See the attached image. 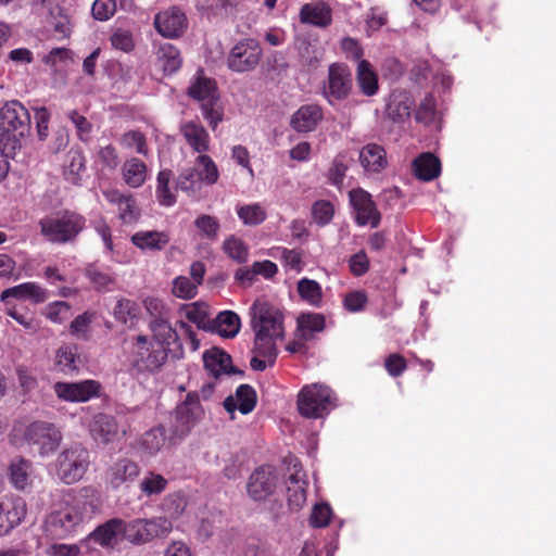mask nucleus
<instances>
[{
    "mask_svg": "<svg viewBox=\"0 0 556 556\" xmlns=\"http://www.w3.org/2000/svg\"><path fill=\"white\" fill-rule=\"evenodd\" d=\"M150 328L155 340H149L143 334L135 338L131 367L139 374H154L160 370L167 361L170 340L177 338V331L163 318L152 320Z\"/></svg>",
    "mask_w": 556,
    "mask_h": 556,
    "instance_id": "nucleus-1",
    "label": "nucleus"
},
{
    "mask_svg": "<svg viewBox=\"0 0 556 556\" xmlns=\"http://www.w3.org/2000/svg\"><path fill=\"white\" fill-rule=\"evenodd\" d=\"M86 217L73 210L63 208L45 215L38 220L42 238L52 244H67L77 240L86 228Z\"/></svg>",
    "mask_w": 556,
    "mask_h": 556,
    "instance_id": "nucleus-2",
    "label": "nucleus"
},
{
    "mask_svg": "<svg viewBox=\"0 0 556 556\" xmlns=\"http://www.w3.org/2000/svg\"><path fill=\"white\" fill-rule=\"evenodd\" d=\"M31 128L28 110L17 100H9L0 105V144L4 149L15 151L21 148Z\"/></svg>",
    "mask_w": 556,
    "mask_h": 556,
    "instance_id": "nucleus-3",
    "label": "nucleus"
},
{
    "mask_svg": "<svg viewBox=\"0 0 556 556\" xmlns=\"http://www.w3.org/2000/svg\"><path fill=\"white\" fill-rule=\"evenodd\" d=\"M187 94L201 102V111L208 126L215 130L224 117L216 81L204 76L197 77L188 87Z\"/></svg>",
    "mask_w": 556,
    "mask_h": 556,
    "instance_id": "nucleus-4",
    "label": "nucleus"
},
{
    "mask_svg": "<svg viewBox=\"0 0 556 556\" xmlns=\"http://www.w3.org/2000/svg\"><path fill=\"white\" fill-rule=\"evenodd\" d=\"M86 502L77 501L75 505L52 511L45 521V532L54 540L74 535L85 519Z\"/></svg>",
    "mask_w": 556,
    "mask_h": 556,
    "instance_id": "nucleus-5",
    "label": "nucleus"
},
{
    "mask_svg": "<svg viewBox=\"0 0 556 556\" xmlns=\"http://www.w3.org/2000/svg\"><path fill=\"white\" fill-rule=\"evenodd\" d=\"M90 466L89 451L81 444L64 448L55 460L58 478L65 484L80 481Z\"/></svg>",
    "mask_w": 556,
    "mask_h": 556,
    "instance_id": "nucleus-6",
    "label": "nucleus"
},
{
    "mask_svg": "<svg viewBox=\"0 0 556 556\" xmlns=\"http://www.w3.org/2000/svg\"><path fill=\"white\" fill-rule=\"evenodd\" d=\"M353 91V76L348 64L333 62L328 66L327 79L323 85V97L329 105L345 101Z\"/></svg>",
    "mask_w": 556,
    "mask_h": 556,
    "instance_id": "nucleus-7",
    "label": "nucleus"
},
{
    "mask_svg": "<svg viewBox=\"0 0 556 556\" xmlns=\"http://www.w3.org/2000/svg\"><path fill=\"white\" fill-rule=\"evenodd\" d=\"M172 529V522L164 517L151 519L138 518L131 521H125L124 540L134 545H142L156 538L167 535Z\"/></svg>",
    "mask_w": 556,
    "mask_h": 556,
    "instance_id": "nucleus-8",
    "label": "nucleus"
},
{
    "mask_svg": "<svg viewBox=\"0 0 556 556\" xmlns=\"http://www.w3.org/2000/svg\"><path fill=\"white\" fill-rule=\"evenodd\" d=\"M14 432H23V438L28 444L39 446L42 456L53 453L61 444L62 433L51 422L34 421L29 425H15Z\"/></svg>",
    "mask_w": 556,
    "mask_h": 556,
    "instance_id": "nucleus-9",
    "label": "nucleus"
},
{
    "mask_svg": "<svg viewBox=\"0 0 556 556\" xmlns=\"http://www.w3.org/2000/svg\"><path fill=\"white\" fill-rule=\"evenodd\" d=\"M332 404V391L319 383L304 386L298 394V409L306 418H320Z\"/></svg>",
    "mask_w": 556,
    "mask_h": 556,
    "instance_id": "nucleus-10",
    "label": "nucleus"
},
{
    "mask_svg": "<svg viewBox=\"0 0 556 556\" xmlns=\"http://www.w3.org/2000/svg\"><path fill=\"white\" fill-rule=\"evenodd\" d=\"M252 330H262L285 336V314L280 307L267 300L258 299L250 307Z\"/></svg>",
    "mask_w": 556,
    "mask_h": 556,
    "instance_id": "nucleus-11",
    "label": "nucleus"
},
{
    "mask_svg": "<svg viewBox=\"0 0 556 556\" xmlns=\"http://www.w3.org/2000/svg\"><path fill=\"white\" fill-rule=\"evenodd\" d=\"M262 55L263 50L256 39H240L227 55V67L235 73L251 72L257 67Z\"/></svg>",
    "mask_w": 556,
    "mask_h": 556,
    "instance_id": "nucleus-12",
    "label": "nucleus"
},
{
    "mask_svg": "<svg viewBox=\"0 0 556 556\" xmlns=\"http://www.w3.org/2000/svg\"><path fill=\"white\" fill-rule=\"evenodd\" d=\"M278 482V473L273 466H261L251 473L247 493L254 502H264L275 494Z\"/></svg>",
    "mask_w": 556,
    "mask_h": 556,
    "instance_id": "nucleus-13",
    "label": "nucleus"
},
{
    "mask_svg": "<svg viewBox=\"0 0 556 556\" xmlns=\"http://www.w3.org/2000/svg\"><path fill=\"white\" fill-rule=\"evenodd\" d=\"M349 199L358 226L369 225L371 228L379 226L381 214L369 192L362 188L352 189L349 192Z\"/></svg>",
    "mask_w": 556,
    "mask_h": 556,
    "instance_id": "nucleus-14",
    "label": "nucleus"
},
{
    "mask_svg": "<svg viewBox=\"0 0 556 556\" xmlns=\"http://www.w3.org/2000/svg\"><path fill=\"white\" fill-rule=\"evenodd\" d=\"M27 514L25 500L20 495H5L0 500V536L9 534Z\"/></svg>",
    "mask_w": 556,
    "mask_h": 556,
    "instance_id": "nucleus-15",
    "label": "nucleus"
},
{
    "mask_svg": "<svg viewBox=\"0 0 556 556\" xmlns=\"http://www.w3.org/2000/svg\"><path fill=\"white\" fill-rule=\"evenodd\" d=\"M153 25L164 38L176 39L184 35L188 27L186 14L177 7H170L155 14Z\"/></svg>",
    "mask_w": 556,
    "mask_h": 556,
    "instance_id": "nucleus-16",
    "label": "nucleus"
},
{
    "mask_svg": "<svg viewBox=\"0 0 556 556\" xmlns=\"http://www.w3.org/2000/svg\"><path fill=\"white\" fill-rule=\"evenodd\" d=\"M56 396L67 402H87L97 397L101 384L96 380H84L80 382H56L53 386Z\"/></svg>",
    "mask_w": 556,
    "mask_h": 556,
    "instance_id": "nucleus-17",
    "label": "nucleus"
},
{
    "mask_svg": "<svg viewBox=\"0 0 556 556\" xmlns=\"http://www.w3.org/2000/svg\"><path fill=\"white\" fill-rule=\"evenodd\" d=\"M203 408L197 392L187 394L186 400L176 407V432L186 434L202 418Z\"/></svg>",
    "mask_w": 556,
    "mask_h": 556,
    "instance_id": "nucleus-18",
    "label": "nucleus"
},
{
    "mask_svg": "<svg viewBox=\"0 0 556 556\" xmlns=\"http://www.w3.org/2000/svg\"><path fill=\"white\" fill-rule=\"evenodd\" d=\"M141 468L139 464L129 458L117 459L106 471V481L117 490L122 485H129L136 482L140 476Z\"/></svg>",
    "mask_w": 556,
    "mask_h": 556,
    "instance_id": "nucleus-19",
    "label": "nucleus"
},
{
    "mask_svg": "<svg viewBox=\"0 0 556 556\" xmlns=\"http://www.w3.org/2000/svg\"><path fill=\"white\" fill-rule=\"evenodd\" d=\"M125 520L111 518L98 526L89 535L88 540L104 548H113L119 541L124 540Z\"/></svg>",
    "mask_w": 556,
    "mask_h": 556,
    "instance_id": "nucleus-20",
    "label": "nucleus"
},
{
    "mask_svg": "<svg viewBox=\"0 0 556 556\" xmlns=\"http://www.w3.org/2000/svg\"><path fill=\"white\" fill-rule=\"evenodd\" d=\"M299 20L302 24L327 28L332 24V9L325 0L304 3L300 9Z\"/></svg>",
    "mask_w": 556,
    "mask_h": 556,
    "instance_id": "nucleus-21",
    "label": "nucleus"
},
{
    "mask_svg": "<svg viewBox=\"0 0 556 556\" xmlns=\"http://www.w3.org/2000/svg\"><path fill=\"white\" fill-rule=\"evenodd\" d=\"M324 118V110L318 104L301 105L291 116L290 126L298 132H309L317 128Z\"/></svg>",
    "mask_w": 556,
    "mask_h": 556,
    "instance_id": "nucleus-22",
    "label": "nucleus"
},
{
    "mask_svg": "<svg viewBox=\"0 0 556 556\" xmlns=\"http://www.w3.org/2000/svg\"><path fill=\"white\" fill-rule=\"evenodd\" d=\"M414 105L412 94L405 90H394L386 106L387 116L394 123L401 124L409 119Z\"/></svg>",
    "mask_w": 556,
    "mask_h": 556,
    "instance_id": "nucleus-23",
    "label": "nucleus"
},
{
    "mask_svg": "<svg viewBox=\"0 0 556 556\" xmlns=\"http://www.w3.org/2000/svg\"><path fill=\"white\" fill-rule=\"evenodd\" d=\"M10 298L16 300H29L36 304L43 303L48 299V292L37 282L28 281L8 288L0 294V300L8 303Z\"/></svg>",
    "mask_w": 556,
    "mask_h": 556,
    "instance_id": "nucleus-24",
    "label": "nucleus"
},
{
    "mask_svg": "<svg viewBox=\"0 0 556 556\" xmlns=\"http://www.w3.org/2000/svg\"><path fill=\"white\" fill-rule=\"evenodd\" d=\"M204 367L215 378H218L222 374H240L243 375L242 370L237 369L232 366L231 357L225 351L213 348L207 350L203 354Z\"/></svg>",
    "mask_w": 556,
    "mask_h": 556,
    "instance_id": "nucleus-25",
    "label": "nucleus"
},
{
    "mask_svg": "<svg viewBox=\"0 0 556 556\" xmlns=\"http://www.w3.org/2000/svg\"><path fill=\"white\" fill-rule=\"evenodd\" d=\"M256 402L255 390L250 384H240L236 390V400L232 395L227 396L224 401V407L230 414L239 409L241 414L245 415L255 408Z\"/></svg>",
    "mask_w": 556,
    "mask_h": 556,
    "instance_id": "nucleus-26",
    "label": "nucleus"
},
{
    "mask_svg": "<svg viewBox=\"0 0 556 556\" xmlns=\"http://www.w3.org/2000/svg\"><path fill=\"white\" fill-rule=\"evenodd\" d=\"M356 85L359 92L365 97H374L379 91V78L369 61L363 60L357 63L355 70Z\"/></svg>",
    "mask_w": 556,
    "mask_h": 556,
    "instance_id": "nucleus-27",
    "label": "nucleus"
},
{
    "mask_svg": "<svg viewBox=\"0 0 556 556\" xmlns=\"http://www.w3.org/2000/svg\"><path fill=\"white\" fill-rule=\"evenodd\" d=\"M254 331L253 353L268 361L273 366L278 356L277 341L282 340L285 336H276L262 330Z\"/></svg>",
    "mask_w": 556,
    "mask_h": 556,
    "instance_id": "nucleus-28",
    "label": "nucleus"
},
{
    "mask_svg": "<svg viewBox=\"0 0 556 556\" xmlns=\"http://www.w3.org/2000/svg\"><path fill=\"white\" fill-rule=\"evenodd\" d=\"M287 480V502L291 510H299L306 502V489L308 482L301 476V469H296Z\"/></svg>",
    "mask_w": 556,
    "mask_h": 556,
    "instance_id": "nucleus-29",
    "label": "nucleus"
},
{
    "mask_svg": "<svg viewBox=\"0 0 556 556\" xmlns=\"http://www.w3.org/2000/svg\"><path fill=\"white\" fill-rule=\"evenodd\" d=\"M92 438L102 444L114 440L118 433V425L113 416L106 414H97L90 426Z\"/></svg>",
    "mask_w": 556,
    "mask_h": 556,
    "instance_id": "nucleus-30",
    "label": "nucleus"
},
{
    "mask_svg": "<svg viewBox=\"0 0 556 556\" xmlns=\"http://www.w3.org/2000/svg\"><path fill=\"white\" fill-rule=\"evenodd\" d=\"M181 134L193 151L205 154L210 149V135L206 129L195 122H187L181 126Z\"/></svg>",
    "mask_w": 556,
    "mask_h": 556,
    "instance_id": "nucleus-31",
    "label": "nucleus"
},
{
    "mask_svg": "<svg viewBox=\"0 0 556 556\" xmlns=\"http://www.w3.org/2000/svg\"><path fill=\"white\" fill-rule=\"evenodd\" d=\"M80 365L78 348L76 344L66 343L61 345L55 352L54 368L64 375L77 372Z\"/></svg>",
    "mask_w": 556,
    "mask_h": 556,
    "instance_id": "nucleus-32",
    "label": "nucleus"
},
{
    "mask_svg": "<svg viewBox=\"0 0 556 556\" xmlns=\"http://www.w3.org/2000/svg\"><path fill=\"white\" fill-rule=\"evenodd\" d=\"M359 162L368 173H380L387 166L386 150L377 143H368L359 152Z\"/></svg>",
    "mask_w": 556,
    "mask_h": 556,
    "instance_id": "nucleus-33",
    "label": "nucleus"
},
{
    "mask_svg": "<svg viewBox=\"0 0 556 556\" xmlns=\"http://www.w3.org/2000/svg\"><path fill=\"white\" fill-rule=\"evenodd\" d=\"M415 176L424 181H431L441 174L439 157L430 152H424L413 162Z\"/></svg>",
    "mask_w": 556,
    "mask_h": 556,
    "instance_id": "nucleus-34",
    "label": "nucleus"
},
{
    "mask_svg": "<svg viewBox=\"0 0 556 556\" xmlns=\"http://www.w3.org/2000/svg\"><path fill=\"white\" fill-rule=\"evenodd\" d=\"M130 241L143 251H161L168 244L169 236L156 230L138 231L131 236Z\"/></svg>",
    "mask_w": 556,
    "mask_h": 556,
    "instance_id": "nucleus-35",
    "label": "nucleus"
},
{
    "mask_svg": "<svg viewBox=\"0 0 556 556\" xmlns=\"http://www.w3.org/2000/svg\"><path fill=\"white\" fill-rule=\"evenodd\" d=\"M122 176L126 185L131 188H139L147 180L148 167L138 157H130L122 166Z\"/></svg>",
    "mask_w": 556,
    "mask_h": 556,
    "instance_id": "nucleus-36",
    "label": "nucleus"
},
{
    "mask_svg": "<svg viewBox=\"0 0 556 556\" xmlns=\"http://www.w3.org/2000/svg\"><path fill=\"white\" fill-rule=\"evenodd\" d=\"M326 318L319 313H303L296 319V332L303 340H311L315 332L325 329Z\"/></svg>",
    "mask_w": 556,
    "mask_h": 556,
    "instance_id": "nucleus-37",
    "label": "nucleus"
},
{
    "mask_svg": "<svg viewBox=\"0 0 556 556\" xmlns=\"http://www.w3.org/2000/svg\"><path fill=\"white\" fill-rule=\"evenodd\" d=\"M31 462L24 457L14 458L9 466V479L12 485L24 491L29 485Z\"/></svg>",
    "mask_w": 556,
    "mask_h": 556,
    "instance_id": "nucleus-38",
    "label": "nucleus"
},
{
    "mask_svg": "<svg viewBox=\"0 0 556 556\" xmlns=\"http://www.w3.org/2000/svg\"><path fill=\"white\" fill-rule=\"evenodd\" d=\"M156 59L164 73L168 75L176 73L182 64L178 48L167 42L159 46Z\"/></svg>",
    "mask_w": 556,
    "mask_h": 556,
    "instance_id": "nucleus-39",
    "label": "nucleus"
},
{
    "mask_svg": "<svg viewBox=\"0 0 556 556\" xmlns=\"http://www.w3.org/2000/svg\"><path fill=\"white\" fill-rule=\"evenodd\" d=\"M240 318L231 311H225L212 320V329L224 338H233L240 330Z\"/></svg>",
    "mask_w": 556,
    "mask_h": 556,
    "instance_id": "nucleus-40",
    "label": "nucleus"
},
{
    "mask_svg": "<svg viewBox=\"0 0 556 556\" xmlns=\"http://www.w3.org/2000/svg\"><path fill=\"white\" fill-rule=\"evenodd\" d=\"M193 168H197V176L201 184L212 186L216 184L219 178L217 165L212 157L206 154H200L195 159Z\"/></svg>",
    "mask_w": 556,
    "mask_h": 556,
    "instance_id": "nucleus-41",
    "label": "nucleus"
},
{
    "mask_svg": "<svg viewBox=\"0 0 556 556\" xmlns=\"http://www.w3.org/2000/svg\"><path fill=\"white\" fill-rule=\"evenodd\" d=\"M86 168V159L79 149H71L66 154L64 174L66 179L77 184L80 180V173Z\"/></svg>",
    "mask_w": 556,
    "mask_h": 556,
    "instance_id": "nucleus-42",
    "label": "nucleus"
},
{
    "mask_svg": "<svg viewBox=\"0 0 556 556\" xmlns=\"http://www.w3.org/2000/svg\"><path fill=\"white\" fill-rule=\"evenodd\" d=\"M298 292L301 299L306 301L312 306H320L323 302V290L316 280L302 278L298 282Z\"/></svg>",
    "mask_w": 556,
    "mask_h": 556,
    "instance_id": "nucleus-43",
    "label": "nucleus"
},
{
    "mask_svg": "<svg viewBox=\"0 0 556 556\" xmlns=\"http://www.w3.org/2000/svg\"><path fill=\"white\" fill-rule=\"evenodd\" d=\"M168 481L161 473L148 471L139 483L141 493L146 496L162 494L167 488Z\"/></svg>",
    "mask_w": 556,
    "mask_h": 556,
    "instance_id": "nucleus-44",
    "label": "nucleus"
},
{
    "mask_svg": "<svg viewBox=\"0 0 556 556\" xmlns=\"http://www.w3.org/2000/svg\"><path fill=\"white\" fill-rule=\"evenodd\" d=\"M238 217L244 225L257 226L266 219V211L258 203L238 205L237 208Z\"/></svg>",
    "mask_w": 556,
    "mask_h": 556,
    "instance_id": "nucleus-45",
    "label": "nucleus"
},
{
    "mask_svg": "<svg viewBox=\"0 0 556 556\" xmlns=\"http://www.w3.org/2000/svg\"><path fill=\"white\" fill-rule=\"evenodd\" d=\"M85 273L86 277L97 291H108L115 282V279L110 271L103 270L93 264L88 265Z\"/></svg>",
    "mask_w": 556,
    "mask_h": 556,
    "instance_id": "nucleus-46",
    "label": "nucleus"
},
{
    "mask_svg": "<svg viewBox=\"0 0 556 556\" xmlns=\"http://www.w3.org/2000/svg\"><path fill=\"white\" fill-rule=\"evenodd\" d=\"M201 181L197 176V168H186L176 178V189L181 190L190 197H194L201 190Z\"/></svg>",
    "mask_w": 556,
    "mask_h": 556,
    "instance_id": "nucleus-47",
    "label": "nucleus"
},
{
    "mask_svg": "<svg viewBox=\"0 0 556 556\" xmlns=\"http://www.w3.org/2000/svg\"><path fill=\"white\" fill-rule=\"evenodd\" d=\"M172 179V172L169 169H162L157 174L156 197L159 203L163 206H172L176 202L175 194L169 189Z\"/></svg>",
    "mask_w": 556,
    "mask_h": 556,
    "instance_id": "nucleus-48",
    "label": "nucleus"
},
{
    "mask_svg": "<svg viewBox=\"0 0 556 556\" xmlns=\"http://www.w3.org/2000/svg\"><path fill=\"white\" fill-rule=\"evenodd\" d=\"M139 314L138 304L129 299H118L114 309L113 316L114 318L122 324L132 323L135 318H137Z\"/></svg>",
    "mask_w": 556,
    "mask_h": 556,
    "instance_id": "nucleus-49",
    "label": "nucleus"
},
{
    "mask_svg": "<svg viewBox=\"0 0 556 556\" xmlns=\"http://www.w3.org/2000/svg\"><path fill=\"white\" fill-rule=\"evenodd\" d=\"M121 143L124 148L135 150L138 154L143 156L149 155V147L147 138L140 130H129L121 138Z\"/></svg>",
    "mask_w": 556,
    "mask_h": 556,
    "instance_id": "nucleus-50",
    "label": "nucleus"
},
{
    "mask_svg": "<svg viewBox=\"0 0 556 556\" xmlns=\"http://www.w3.org/2000/svg\"><path fill=\"white\" fill-rule=\"evenodd\" d=\"M94 319V313L84 312L76 316L70 325V333L79 340H89L90 325Z\"/></svg>",
    "mask_w": 556,
    "mask_h": 556,
    "instance_id": "nucleus-51",
    "label": "nucleus"
},
{
    "mask_svg": "<svg viewBox=\"0 0 556 556\" xmlns=\"http://www.w3.org/2000/svg\"><path fill=\"white\" fill-rule=\"evenodd\" d=\"M165 441V429L163 427H156L144 433L142 445L150 455H153L162 448Z\"/></svg>",
    "mask_w": 556,
    "mask_h": 556,
    "instance_id": "nucleus-52",
    "label": "nucleus"
},
{
    "mask_svg": "<svg viewBox=\"0 0 556 556\" xmlns=\"http://www.w3.org/2000/svg\"><path fill=\"white\" fill-rule=\"evenodd\" d=\"M194 225L203 237L212 241L217 239L220 225L216 217L202 214L194 220Z\"/></svg>",
    "mask_w": 556,
    "mask_h": 556,
    "instance_id": "nucleus-53",
    "label": "nucleus"
},
{
    "mask_svg": "<svg viewBox=\"0 0 556 556\" xmlns=\"http://www.w3.org/2000/svg\"><path fill=\"white\" fill-rule=\"evenodd\" d=\"M334 214V207L330 201L318 200L312 206V216L319 226L328 225Z\"/></svg>",
    "mask_w": 556,
    "mask_h": 556,
    "instance_id": "nucleus-54",
    "label": "nucleus"
},
{
    "mask_svg": "<svg viewBox=\"0 0 556 556\" xmlns=\"http://www.w3.org/2000/svg\"><path fill=\"white\" fill-rule=\"evenodd\" d=\"M279 257L285 267L296 273L303 269V253L296 249L277 248Z\"/></svg>",
    "mask_w": 556,
    "mask_h": 556,
    "instance_id": "nucleus-55",
    "label": "nucleus"
},
{
    "mask_svg": "<svg viewBox=\"0 0 556 556\" xmlns=\"http://www.w3.org/2000/svg\"><path fill=\"white\" fill-rule=\"evenodd\" d=\"M223 248L225 253L238 263H243L248 258V249L245 244L242 240L236 237L226 239Z\"/></svg>",
    "mask_w": 556,
    "mask_h": 556,
    "instance_id": "nucleus-56",
    "label": "nucleus"
},
{
    "mask_svg": "<svg viewBox=\"0 0 556 556\" xmlns=\"http://www.w3.org/2000/svg\"><path fill=\"white\" fill-rule=\"evenodd\" d=\"M118 216L124 224H132L139 219L140 211L136 205L135 198L129 194L117 207Z\"/></svg>",
    "mask_w": 556,
    "mask_h": 556,
    "instance_id": "nucleus-57",
    "label": "nucleus"
},
{
    "mask_svg": "<svg viewBox=\"0 0 556 556\" xmlns=\"http://www.w3.org/2000/svg\"><path fill=\"white\" fill-rule=\"evenodd\" d=\"M173 293L177 298L189 300L197 295L198 286L188 277L179 276L174 280Z\"/></svg>",
    "mask_w": 556,
    "mask_h": 556,
    "instance_id": "nucleus-58",
    "label": "nucleus"
},
{
    "mask_svg": "<svg viewBox=\"0 0 556 556\" xmlns=\"http://www.w3.org/2000/svg\"><path fill=\"white\" fill-rule=\"evenodd\" d=\"M348 168L345 156L342 154L337 155L328 172L329 182L336 187H340L343 184Z\"/></svg>",
    "mask_w": 556,
    "mask_h": 556,
    "instance_id": "nucleus-59",
    "label": "nucleus"
},
{
    "mask_svg": "<svg viewBox=\"0 0 556 556\" xmlns=\"http://www.w3.org/2000/svg\"><path fill=\"white\" fill-rule=\"evenodd\" d=\"M70 311L71 305L67 302L56 301L47 305L45 315L50 321L62 324L67 319Z\"/></svg>",
    "mask_w": 556,
    "mask_h": 556,
    "instance_id": "nucleus-60",
    "label": "nucleus"
},
{
    "mask_svg": "<svg viewBox=\"0 0 556 556\" xmlns=\"http://www.w3.org/2000/svg\"><path fill=\"white\" fill-rule=\"evenodd\" d=\"M110 41L113 48L123 52H130L135 48L132 34L127 29H116L110 37Z\"/></svg>",
    "mask_w": 556,
    "mask_h": 556,
    "instance_id": "nucleus-61",
    "label": "nucleus"
},
{
    "mask_svg": "<svg viewBox=\"0 0 556 556\" xmlns=\"http://www.w3.org/2000/svg\"><path fill=\"white\" fill-rule=\"evenodd\" d=\"M435 114V101L434 98L429 94L425 97V99L420 102L418 105L416 113H415V119L418 123L422 124H430L432 123Z\"/></svg>",
    "mask_w": 556,
    "mask_h": 556,
    "instance_id": "nucleus-62",
    "label": "nucleus"
},
{
    "mask_svg": "<svg viewBox=\"0 0 556 556\" xmlns=\"http://www.w3.org/2000/svg\"><path fill=\"white\" fill-rule=\"evenodd\" d=\"M116 12L115 0H96L91 8L92 16L97 21H108Z\"/></svg>",
    "mask_w": 556,
    "mask_h": 556,
    "instance_id": "nucleus-63",
    "label": "nucleus"
},
{
    "mask_svg": "<svg viewBox=\"0 0 556 556\" xmlns=\"http://www.w3.org/2000/svg\"><path fill=\"white\" fill-rule=\"evenodd\" d=\"M186 318L195 324L198 328L204 330L212 329V320L205 309L201 308L197 304L189 306L186 311Z\"/></svg>",
    "mask_w": 556,
    "mask_h": 556,
    "instance_id": "nucleus-64",
    "label": "nucleus"
}]
</instances>
